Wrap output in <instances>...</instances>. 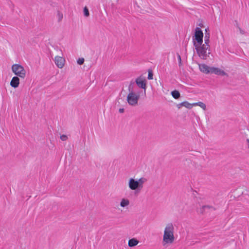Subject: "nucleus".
<instances>
[{
  "label": "nucleus",
  "instance_id": "10",
  "mask_svg": "<svg viewBox=\"0 0 249 249\" xmlns=\"http://www.w3.org/2000/svg\"><path fill=\"white\" fill-rule=\"evenodd\" d=\"M19 84V79L18 76H14L12 78L10 85L14 88H17L18 87Z\"/></svg>",
  "mask_w": 249,
  "mask_h": 249
},
{
  "label": "nucleus",
  "instance_id": "26",
  "mask_svg": "<svg viewBox=\"0 0 249 249\" xmlns=\"http://www.w3.org/2000/svg\"><path fill=\"white\" fill-rule=\"evenodd\" d=\"M119 111L120 113H123L124 112V108H120L119 110Z\"/></svg>",
  "mask_w": 249,
  "mask_h": 249
},
{
  "label": "nucleus",
  "instance_id": "19",
  "mask_svg": "<svg viewBox=\"0 0 249 249\" xmlns=\"http://www.w3.org/2000/svg\"><path fill=\"white\" fill-rule=\"evenodd\" d=\"M137 181H138L141 188L142 189L143 188V184L147 181V179L144 178H141L137 180Z\"/></svg>",
  "mask_w": 249,
  "mask_h": 249
},
{
  "label": "nucleus",
  "instance_id": "16",
  "mask_svg": "<svg viewBox=\"0 0 249 249\" xmlns=\"http://www.w3.org/2000/svg\"><path fill=\"white\" fill-rule=\"evenodd\" d=\"M129 204V201L127 199L123 198L122 199L121 203H120V206L122 207H125L126 206H127Z\"/></svg>",
  "mask_w": 249,
  "mask_h": 249
},
{
  "label": "nucleus",
  "instance_id": "2",
  "mask_svg": "<svg viewBox=\"0 0 249 249\" xmlns=\"http://www.w3.org/2000/svg\"><path fill=\"white\" fill-rule=\"evenodd\" d=\"M194 46L196 48L197 53L199 57L202 59L205 60L209 56L207 53V51L209 50L210 46L205 44L196 45V43L194 41Z\"/></svg>",
  "mask_w": 249,
  "mask_h": 249
},
{
  "label": "nucleus",
  "instance_id": "12",
  "mask_svg": "<svg viewBox=\"0 0 249 249\" xmlns=\"http://www.w3.org/2000/svg\"><path fill=\"white\" fill-rule=\"evenodd\" d=\"M178 108L180 107V106H183L186 107L187 108L190 109L193 106H194V104H191L189 102L187 101H185L181 103L178 105Z\"/></svg>",
  "mask_w": 249,
  "mask_h": 249
},
{
  "label": "nucleus",
  "instance_id": "8",
  "mask_svg": "<svg viewBox=\"0 0 249 249\" xmlns=\"http://www.w3.org/2000/svg\"><path fill=\"white\" fill-rule=\"evenodd\" d=\"M211 73H214L218 75H226L227 73L223 70L215 67H211L210 69Z\"/></svg>",
  "mask_w": 249,
  "mask_h": 249
},
{
  "label": "nucleus",
  "instance_id": "11",
  "mask_svg": "<svg viewBox=\"0 0 249 249\" xmlns=\"http://www.w3.org/2000/svg\"><path fill=\"white\" fill-rule=\"evenodd\" d=\"M199 68L201 71L205 73H210V69L211 67L208 66L207 65L204 64H199Z\"/></svg>",
  "mask_w": 249,
  "mask_h": 249
},
{
  "label": "nucleus",
  "instance_id": "3",
  "mask_svg": "<svg viewBox=\"0 0 249 249\" xmlns=\"http://www.w3.org/2000/svg\"><path fill=\"white\" fill-rule=\"evenodd\" d=\"M128 89L129 93L127 96V101L129 105L135 106L138 104V100L140 98L139 95L134 92L132 90H130V85L129 86Z\"/></svg>",
  "mask_w": 249,
  "mask_h": 249
},
{
  "label": "nucleus",
  "instance_id": "25",
  "mask_svg": "<svg viewBox=\"0 0 249 249\" xmlns=\"http://www.w3.org/2000/svg\"><path fill=\"white\" fill-rule=\"evenodd\" d=\"M238 28H239L240 33L241 34H244V31L243 30H242L239 26H238Z\"/></svg>",
  "mask_w": 249,
  "mask_h": 249
},
{
  "label": "nucleus",
  "instance_id": "23",
  "mask_svg": "<svg viewBox=\"0 0 249 249\" xmlns=\"http://www.w3.org/2000/svg\"><path fill=\"white\" fill-rule=\"evenodd\" d=\"M60 139L63 141H65L68 139V137L66 135H62L60 136Z\"/></svg>",
  "mask_w": 249,
  "mask_h": 249
},
{
  "label": "nucleus",
  "instance_id": "4",
  "mask_svg": "<svg viewBox=\"0 0 249 249\" xmlns=\"http://www.w3.org/2000/svg\"><path fill=\"white\" fill-rule=\"evenodd\" d=\"M12 71L15 75L22 78H24L26 76V71L21 65L14 64L12 66Z\"/></svg>",
  "mask_w": 249,
  "mask_h": 249
},
{
  "label": "nucleus",
  "instance_id": "28",
  "mask_svg": "<svg viewBox=\"0 0 249 249\" xmlns=\"http://www.w3.org/2000/svg\"><path fill=\"white\" fill-rule=\"evenodd\" d=\"M62 18V16L61 17V18H59V20H60L61 19V18Z\"/></svg>",
  "mask_w": 249,
  "mask_h": 249
},
{
  "label": "nucleus",
  "instance_id": "24",
  "mask_svg": "<svg viewBox=\"0 0 249 249\" xmlns=\"http://www.w3.org/2000/svg\"><path fill=\"white\" fill-rule=\"evenodd\" d=\"M178 59L179 61V63L181 64V57H180V55H179V54L178 55Z\"/></svg>",
  "mask_w": 249,
  "mask_h": 249
},
{
  "label": "nucleus",
  "instance_id": "15",
  "mask_svg": "<svg viewBox=\"0 0 249 249\" xmlns=\"http://www.w3.org/2000/svg\"><path fill=\"white\" fill-rule=\"evenodd\" d=\"M210 33H205V36H204V44L208 46H210L209 42H210Z\"/></svg>",
  "mask_w": 249,
  "mask_h": 249
},
{
  "label": "nucleus",
  "instance_id": "5",
  "mask_svg": "<svg viewBox=\"0 0 249 249\" xmlns=\"http://www.w3.org/2000/svg\"><path fill=\"white\" fill-rule=\"evenodd\" d=\"M203 33L202 31L198 27L195 29V35L193 37V44L194 41L196 43V45H201L203 43Z\"/></svg>",
  "mask_w": 249,
  "mask_h": 249
},
{
  "label": "nucleus",
  "instance_id": "9",
  "mask_svg": "<svg viewBox=\"0 0 249 249\" xmlns=\"http://www.w3.org/2000/svg\"><path fill=\"white\" fill-rule=\"evenodd\" d=\"M55 63L59 68H62L64 65L65 60L60 56H56L54 59Z\"/></svg>",
  "mask_w": 249,
  "mask_h": 249
},
{
  "label": "nucleus",
  "instance_id": "21",
  "mask_svg": "<svg viewBox=\"0 0 249 249\" xmlns=\"http://www.w3.org/2000/svg\"><path fill=\"white\" fill-rule=\"evenodd\" d=\"M148 72V74L147 79L148 80H152V79H153V72H152V71L149 70Z\"/></svg>",
  "mask_w": 249,
  "mask_h": 249
},
{
  "label": "nucleus",
  "instance_id": "1",
  "mask_svg": "<svg viewBox=\"0 0 249 249\" xmlns=\"http://www.w3.org/2000/svg\"><path fill=\"white\" fill-rule=\"evenodd\" d=\"M174 228L172 223H170L166 225L163 237V241L165 243H172L174 241Z\"/></svg>",
  "mask_w": 249,
  "mask_h": 249
},
{
  "label": "nucleus",
  "instance_id": "14",
  "mask_svg": "<svg viewBox=\"0 0 249 249\" xmlns=\"http://www.w3.org/2000/svg\"><path fill=\"white\" fill-rule=\"evenodd\" d=\"M138 241L135 238L131 239L128 241V246L130 247H134L138 244Z\"/></svg>",
  "mask_w": 249,
  "mask_h": 249
},
{
  "label": "nucleus",
  "instance_id": "7",
  "mask_svg": "<svg viewBox=\"0 0 249 249\" xmlns=\"http://www.w3.org/2000/svg\"><path fill=\"white\" fill-rule=\"evenodd\" d=\"M136 83L137 85L140 88H142L144 90V92H145V90L146 89V80L145 79H142V77H139L136 78L135 80Z\"/></svg>",
  "mask_w": 249,
  "mask_h": 249
},
{
  "label": "nucleus",
  "instance_id": "22",
  "mask_svg": "<svg viewBox=\"0 0 249 249\" xmlns=\"http://www.w3.org/2000/svg\"><path fill=\"white\" fill-rule=\"evenodd\" d=\"M77 62L79 65H82L84 62V59L83 58H79Z\"/></svg>",
  "mask_w": 249,
  "mask_h": 249
},
{
  "label": "nucleus",
  "instance_id": "18",
  "mask_svg": "<svg viewBox=\"0 0 249 249\" xmlns=\"http://www.w3.org/2000/svg\"><path fill=\"white\" fill-rule=\"evenodd\" d=\"M194 106H198L200 107H201L204 110H205L206 109V105L201 102H198L197 103H194Z\"/></svg>",
  "mask_w": 249,
  "mask_h": 249
},
{
  "label": "nucleus",
  "instance_id": "27",
  "mask_svg": "<svg viewBox=\"0 0 249 249\" xmlns=\"http://www.w3.org/2000/svg\"><path fill=\"white\" fill-rule=\"evenodd\" d=\"M205 33H209V30L208 28L205 29Z\"/></svg>",
  "mask_w": 249,
  "mask_h": 249
},
{
  "label": "nucleus",
  "instance_id": "17",
  "mask_svg": "<svg viewBox=\"0 0 249 249\" xmlns=\"http://www.w3.org/2000/svg\"><path fill=\"white\" fill-rule=\"evenodd\" d=\"M172 96L176 99H178L180 96V93L177 90H174L171 92Z\"/></svg>",
  "mask_w": 249,
  "mask_h": 249
},
{
  "label": "nucleus",
  "instance_id": "6",
  "mask_svg": "<svg viewBox=\"0 0 249 249\" xmlns=\"http://www.w3.org/2000/svg\"><path fill=\"white\" fill-rule=\"evenodd\" d=\"M129 188L132 190L140 191L142 190L138 181L133 178H130L128 181Z\"/></svg>",
  "mask_w": 249,
  "mask_h": 249
},
{
  "label": "nucleus",
  "instance_id": "20",
  "mask_svg": "<svg viewBox=\"0 0 249 249\" xmlns=\"http://www.w3.org/2000/svg\"><path fill=\"white\" fill-rule=\"evenodd\" d=\"M83 12H84V16L85 17H89V9L88 8H87V7L85 6L84 8V9H83Z\"/></svg>",
  "mask_w": 249,
  "mask_h": 249
},
{
  "label": "nucleus",
  "instance_id": "13",
  "mask_svg": "<svg viewBox=\"0 0 249 249\" xmlns=\"http://www.w3.org/2000/svg\"><path fill=\"white\" fill-rule=\"evenodd\" d=\"M206 209H210L211 210V211H214L215 210V209L212 206H210V205H204L202 206V207L200 209V213H204V212L206 210Z\"/></svg>",
  "mask_w": 249,
  "mask_h": 249
}]
</instances>
